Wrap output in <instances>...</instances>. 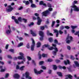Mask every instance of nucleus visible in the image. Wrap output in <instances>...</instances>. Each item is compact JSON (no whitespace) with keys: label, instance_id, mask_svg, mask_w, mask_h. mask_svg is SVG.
I'll use <instances>...</instances> for the list:
<instances>
[{"label":"nucleus","instance_id":"nucleus-1","mask_svg":"<svg viewBox=\"0 0 79 79\" xmlns=\"http://www.w3.org/2000/svg\"><path fill=\"white\" fill-rule=\"evenodd\" d=\"M48 50H54V51H52V53L54 55V56H56V54L57 52H58V49L56 47L54 48L53 47H51L50 48H48Z\"/></svg>","mask_w":79,"mask_h":79},{"label":"nucleus","instance_id":"nucleus-2","mask_svg":"<svg viewBox=\"0 0 79 79\" xmlns=\"http://www.w3.org/2000/svg\"><path fill=\"white\" fill-rule=\"evenodd\" d=\"M53 11V9L52 8H49L48 9V10L43 12V15L44 16H47L50 14V11Z\"/></svg>","mask_w":79,"mask_h":79},{"label":"nucleus","instance_id":"nucleus-3","mask_svg":"<svg viewBox=\"0 0 79 79\" xmlns=\"http://www.w3.org/2000/svg\"><path fill=\"white\" fill-rule=\"evenodd\" d=\"M77 3H78L77 1L75 0L73 3V6H71V8H74V11H79V8L77 7L75 5V4H77Z\"/></svg>","mask_w":79,"mask_h":79},{"label":"nucleus","instance_id":"nucleus-4","mask_svg":"<svg viewBox=\"0 0 79 79\" xmlns=\"http://www.w3.org/2000/svg\"><path fill=\"white\" fill-rule=\"evenodd\" d=\"M53 31L54 33H56V37H58L59 33L60 34V35H61V34H62L63 33V32L61 30H59L58 31L57 30L54 29L53 30Z\"/></svg>","mask_w":79,"mask_h":79},{"label":"nucleus","instance_id":"nucleus-5","mask_svg":"<svg viewBox=\"0 0 79 79\" xmlns=\"http://www.w3.org/2000/svg\"><path fill=\"white\" fill-rule=\"evenodd\" d=\"M19 55L21 56H18V58L19 60H23V61H26V58L24 56V54L22 52H20Z\"/></svg>","mask_w":79,"mask_h":79},{"label":"nucleus","instance_id":"nucleus-6","mask_svg":"<svg viewBox=\"0 0 79 79\" xmlns=\"http://www.w3.org/2000/svg\"><path fill=\"white\" fill-rule=\"evenodd\" d=\"M32 42V45H31V51H34V47H35V41H34V39H31Z\"/></svg>","mask_w":79,"mask_h":79},{"label":"nucleus","instance_id":"nucleus-7","mask_svg":"<svg viewBox=\"0 0 79 79\" xmlns=\"http://www.w3.org/2000/svg\"><path fill=\"white\" fill-rule=\"evenodd\" d=\"M34 71L35 73V74H41L42 73H43L44 72V71L42 70H40V71H38L36 69H34Z\"/></svg>","mask_w":79,"mask_h":79},{"label":"nucleus","instance_id":"nucleus-8","mask_svg":"<svg viewBox=\"0 0 79 79\" xmlns=\"http://www.w3.org/2000/svg\"><path fill=\"white\" fill-rule=\"evenodd\" d=\"M8 8L7 9L6 11L7 12H11V11H12V10H14V8L12 7L11 5H9L8 6Z\"/></svg>","mask_w":79,"mask_h":79},{"label":"nucleus","instance_id":"nucleus-9","mask_svg":"<svg viewBox=\"0 0 79 79\" xmlns=\"http://www.w3.org/2000/svg\"><path fill=\"white\" fill-rule=\"evenodd\" d=\"M37 19L38 20V21L37 23V24L38 25H40V24H41V22H42V20L40 19L39 16H38L37 17Z\"/></svg>","mask_w":79,"mask_h":79},{"label":"nucleus","instance_id":"nucleus-10","mask_svg":"<svg viewBox=\"0 0 79 79\" xmlns=\"http://www.w3.org/2000/svg\"><path fill=\"white\" fill-rule=\"evenodd\" d=\"M26 78H28V79H32V77L29 76V73L28 72H27L25 73Z\"/></svg>","mask_w":79,"mask_h":79},{"label":"nucleus","instance_id":"nucleus-11","mask_svg":"<svg viewBox=\"0 0 79 79\" xmlns=\"http://www.w3.org/2000/svg\"><path fill=\"white\" fill-rule=\"evenodd\" d=\"M39 5H43V6H45V7H47V4L44 3V1H40V2Z\"/></svg>","mask_w":79,"mask_h":79},{"label":"nucleus","instance_id":"nucleus-12","mask_svg":"<svg viewBox=\"0 0 79 79\" xmlns=\"http://www.w3.org/2000/svg\"><path fill=\"white\" fill-rule=\"evenodd\" d=\"M12 19H14L15 22L16 24H19V22L17 19H16V17L14 16H12L11 17Z\"/></svg>","mask_w":79,"mask_h":79},{"label":"nucleus","instance_id":"nucleus-13","mask_svg":"<svg viewBox=\"0 0 79 79\" xmlns=\"http://www.w3.org/2000/svg\"><path fill=\"white\" fill-rule=\"evenodd\" d=\"M20 77V76L17 73L15 74L14 75V77H15V78H16V79H19Z\"/></svg>","mask_w":79,"mask_h":79},{"label":"nucleus","instance_id":"nucleus-14","mask_svg":"<svg viewBox=\"0 0 79 79\" xmlns=\"http://www.w3.org/2000/svg\"><path fill=\"white\" fill-rule=\"evenodd\" d=\"M64 63L65 65H67L68 64H70V61H69V60H67V61L66 60H64Z\"/></svg>","mask_w":79,"mask_h":79},{"label":"nucleus","instance_id":"nucleus-15","mask_svg":"<svg viewBox=\"0 0 79 79\" xmlns=\"http://www.w3.org/2000/svg\"><path fill=\"white\" fill-rule=\"evenodd\" d=\"M54 43L55 44H57L58 45H61V43H58V41L57 40L55 39L54 40Z\"/></svg>","mask_w":79,"mask_h":79},{"label":"nucleus","instance_id":"nucleus-16","mask_svg":"<svg viewBox=\"0 0 79 79\" xmlns=\"http://www.w3.org/2000/svg\"><path fill=\"white\" fill-rule=\"evenodd\" d=\"M39 34L40 35V36L41 37H43L44 36V33L42 31H40L39 32Z\"/></svg>","mask_w":79,"mask_h":79},{"label":"nucleus","instance_id":"nucleus-17","mask_svg":"<svg viewBox=\"0 0 79 79\" xmlns=\"http://www.w3.org/2000/svg\"><path fill=\"white\" fill-rule=\"evenodd\" d=\"M56 73L59 76H60V77H63V75L61 72H57Z\"/></svg>","mask_w":79,"mask_h":79},{"label":"nucleus","instance_id":"nucleus-18","mask_svg":"<svg viewBox=\"0 0 79 79\" xmlns=\"http://www.w3.org/2000/svg\"><path fill=\"white\" fill-rule=\"evenodd\" d=\"M23 2V3H25L26 5H28L30 4L29 2L28 1H26V0H24Z\"/></svg>","mask_w":79,"mask_h":79},{"label":"nucleus","instance_id":"nucleus-19","mask_svg":"<svg viewBox=\"0 0 79 79\" xmlns=\"http://www.w3.org/2000/svg\"><path fill=\"white\" fill-rule=\"evenodd\" d=\"M65 77H68L69 79H72L73 76H71V75H65Z\"/></svg>","mask_w":79,"mask_h":79},{"label":"nucleus","instance_id":"nucleus-20","mask_svg":"<svg viewBox=\"0 0 79 79\" xmlns=\"http://www.w3.org/2000/svg\"><path fill=\"white\" fill-rule=\"evenodd\" d=\"M48 41L50 43H52L53 41V39L52 37H50L48 38Z\"/></svg>","mask_w":79,"mask_h":79},{"label":"nucleus","instance_id":"nucleus-21","mask_svg":"<svg viewBox=\"0 0 79 79\" xmlns=\"http://www.w3.org/2000/svg\"><path fill=\"white\" fill-rule=\"evenodd\" d=\"M31 34H32L33 36H35L36 35V34L34 33V32L32 31V30H31L30 31Z\"/></svg>","mask_w":79,"mask_h":79},{"label":"nucleus","instance_id":"nucleus-22","mask_svg":"<svg viewBox=\"0 0 79 79\" xmlns=\"http://www.w3.org/2000/svg\"><path fill=\"white\" fill-rule=\"evenodd\" d=\"M74 63L77 67H79V64L77 61H74Z\"/></svg>","mask_w":79,"mask_h":79},{"label":"nucleus","instance_id":"nucleus-23","mask_svg":"<svg viewBox=\"0 0 79 79\" xmlns=\"http://www.w3.org/2000/svg\"><path fill=\"white\" fill-rule=\"evenodd\" d=\"M11 32V30H7L6 31V34H7V35H8L9 34H10Z\"/></svg>","mask_w":79,"mask_h":79},{"label":"nucleus","instance_id":"nucleus-24","mask_svg":"<svg viewBox=\"0 0 79 79\" xmlns=\"http://www.w3.org/2000/svg\"><path fill=\"white\" fill-rule=\"evenodd\" d=\"M41 45V43L40 42H38V43H37L36 44V47L37 48H39V47H40Z\"/></svg>","mask_w":79,"mask_h":79},{"label":"nucleus","instance_id":"nucleus-25","mask_svg":"<svg viewBox=\"0 0 79 79\" xmlns=\"http://www.w3.org/2000/svg\"><path fill=\"white\" fill-rule=\"evenodd\" d=\"M47 34L48 35H50L51 36H53V34L50 33L49 31H48Z\"/></svg>","mask_w":79,"mask_h":79},{"label":"nucleus","instance_id":"nucleus-26","mask_svg":"<svg viewBox=\"0 0 79 79\" xmlns=\"http://www.w3.org/2000/svg\"><path fill=\"white\" fill-rule=\"evenodd\" d=\"M47 5L48 7L49 8H52V5L50 3H48L47 4Z\"/></svg>","mask_w":79,"mask_h":79},{"label":"nucleus","instance_id":"nucleus-27","mask_svg":"<svg viewBox=\"0 0 79 79\" xmlns=\"http://www.w3.org/2000/svg\"><path fill=\"white\" fill-rule=\"evenodd\" d=\"M53 68L54 70H56V69H57V66H56V65H53Z\"/></svg>","mask_w":79,"mask_h":79},{"label":"nucleus","instance_id":"nucleus-28","mask_svg":"<svg viewBox=\"0 0 79 79\" xmlns=\"http://www.w3.org/2000/svg\"><path fill=\"white\" fill-rule=\"evenodd\" d=\"M55 21H52L51 24V27H53L55 25Z\"/></svg>","mask_w":79,"mask_h":79},{"label":"nucleus","instance_id":"nucleus-29","mask_svg":"<svg viewBox=\"0 0 79 79\" xmlns=\"http://www.w3.org/2000/svg\"><path fill=\"white\" fill-rule=\"evenodd\" d=\"M25 67L24 66H22L19 68L20 70V71H23L24 70V68Z\"/></svg>","mask_w":79,"mask_h":79},{"label":"nucleus","instance_id":"nucleus-30","mask_svg":"<svg viewBox=\"0 0 79 79\" xmlns=\"http://www.w3.org/2000/svg\"><path fill=\"white\" fill-rule=\"evenodd\" d=\"M18 21H19L20 22H22V18H21V17H19L18 19Z\"/></svg>","mask_w":79,"mask_h":79},{"label":"nucleus","instance_id":"nucleus-31","mask_svg":"<svg viewBox=\"0 0 79 79\" xmlns=\"http://www.w3.org/2000/svg\"><path fill=\"white\" fill-rule=\"evenodd\" d=\"M31 8H36V6L34 4H32L31 5Z\"/></svg>","mask_w":79,"mask_h":79},{"label":"nucleus","instance_id":"nucleus-32","mask_svg":"<svg viewBox=\"0 0 79 79\" xmlns=\"http://www.w3.org/2000/svg\"><path fill=\"white\" fill-rule=\"evenodd\" d=\"M44 63V61H40L39 62V64L40 65H42Z\"/></svg>","mask_w":79,"mask_h":79},{"label":"nucleus","instance_id":"nucleus-33","mask_svg":"<svg viewBox=\"0 0 79 79\" xmlns=\"http://www.w3.org/2000/svg\"><path fill=\"white\" fill-rule=\"evenodd\" d=\"M42 57H43V58L47 57V55L43 53L42 54Z\"/></svg>","mask_w":79,"mask_h":79},{"label":"nucleus","instance_id":"nucleus-34","mask_svg":"<svg viewBox=\"0 0 79 79\" xmlns=\"http://www.w3.org/2000/svg\"><path fill=\"white\" fill-rule=\"evenodd\" d=\"M22 45H23V43H20V44H19L18 45V47H21V46H22Z\"/></svg>","mask_w":79,"mask_h":79},{"label":"nucleus","instance_id":"nucleus-35","mask_svg":"<svg viewBox=\"0 0 79 79\" xmlns=\"http://www.w3.org/2000/svg\"><path fill=\"white\" fill-rule=\"evenodd\" d=\"M9 52H12L13 53H14V49H10L9 50Z\"/></svg>","mask_w":79,"mask_h":79},{"label":"nucleus","instance_id":"nucleus-36","mask_svg":"<svg viewBox=\"0 0 79 79\" xmlns=\"http://www.w3.org/2000/svg\"><path fill=\"white\" fill-rule=\"evenodd\" d=\"M22 20H23V21H24V23H27V19H26L24 18L22 19Z\"/></svg>","mask_w":79,"mask_h":79},{"label":"nucleus","instance_id":"nucleus-37","mask_svg":"<svg viewBox=\"0 0 79 79\" xmlns=\"http://www.w3.org/2000/svg\"><path fill=\"white\" fill-rule=\"evenodd\" d=\"M71 27L73 29H76L77 27L76 26H71Z\"/></svg>","mask_w":79,"mask_h":79},{"label":"nucleus","instance_id":"nucleus-38","mask_svg":"<svg viewBox=\"0 0 79 79\" xmlns=\"http://www.w3.org/2000/svg\"><path fill=\"white\" fill-rule=\"evenodd\" d=\"M40 29L42 30H44L45 29V27L44 26H41Z\"/></svg>","mask_w":79,"mask_h":79},{"label":"nucleus","instance_id":"nucleus-39","mask_svg":"<svg viewBox=\"0 0 79 79\" xmlns=\"http://www.w3.org/2000/svg\"><path fill=\"white\" fill-rule=\"evenodd\" d=\"M38 56H39V58L40 59H41L42 58V55L40 54L39 53H38Z\"/></svg>","mask_w":79,"mask_h":79},{"label":"nucleus","instance_id":"nucleus-40","mask_svg":"<svg viewBox=\"0 0 79 79\" xmlns=\"http://www.w3.org/2000/svg\"><path fill=\"white\" fill-rule=\"evenodd\" d=\"M26 47L27 48H30V46L29 45V43H28L27 44Z\"/></svg>","mask_w":79,"mask_h":79},{"label":"nucleus","instance_id":"nucleus-41","mask_svg":"<svg viewBox=\"0 0 79 79\" xmlns=\"http://www.w3.org/2000/svg\"><path fill=\"white\" fill-rule=\"evenodd\" d=\"M53 61V60L51 59H48V62H52Z\"/></svg>","mask_w":79,"mask_h":79},{"label":"nucleus","instance_id":"nucleus-42","mask_svg":"<svg viewBox=\"0 0 79 79\" xmlns=\"http://www.w3.org/2000/svg\"><path fill=\"white\" fill-rule=\"evenodd\" d=\"M34 24V23L33 22H31L30 24H28L29 26H33Z\"/></svg>","mask_w":79,"mask_h":79},{"label":"nucleus","instance_id":"nucleus-43","mask_svg":"<svg viewBox=\"0 0 79 79\" xmlns=\"http://www.w3.org/2000/svg\"><path fill=\"white\" fill-rule=\"evenodd\" d=\"M74 34L75 35H78L79 34V31L76 32V33Z\"/></svg>","mask_w":79,"mask_h":79},{"label":"nucleus","instance_id":"nucleus-44","mask_svg":"<svg viewBox=\"0 0 79 79\" xmlns=\"http://www.w3.org/2000/svg\"><path fill=\"white\" fill-rule=\"evenodd\" d=\"M27 59H28V61H31V57L29 56H28L27 57Z\"/></svg>","mask_w":79,"mask_h":79},{"label":"nucleus","instance_id":"nucleus-45","mask_svg":"<svg viewBox=\"0 0 79 79\" xmlns=\"http://www.w3.org/2000/svg\"><path fill=\"white\" fill-rule=\"evenodd\" d=\"M8 76H9V73H7L6 74V75L5 76V77L6 78H7L8 77Z\"/></svg>","mask_w":79,"mask_h":79},{"label":"nucleus","instance_id":"nucleus-46","mask_svg":"<svg viewBox=\"0 0 79 79\" xmlns=\"http://www.w3.org/2000/svg\"><path fill=\"white\" fill-rule=\"evenodd\" d=\"M67 48L68 50H71V47H70L69 46H67Z\"/></svg>","mask_w":79,"mask_h":79},{"label":"nucleus","instance_id":"nucleus-47","mask_svg":"<svg viewBox=\"0 0 79 79\" xmlns=\"http://www.w3.org/2000/svg\"><path fill=\"white\" fill-rule=\"evenodd\" d=\"M32 62L33 64H34V65H35V66H36V64L35 63V61L34 60H32Z\"/></svg>","mask_w":79,"mask_h":79},{"label":"nucleus","instance_id":"nucleus-48","mask_svg":"<svg viewBox=\"0 0 79 79\" xmlns=\"http://www.w3.org/2000/svg\"><path fill=\"white\" fill-rule=\"evenodd\" d=\"M5 71V69H2L0 70V72L2 73L3 72H4Z\"/></svg>","mask_w":79,"mask_h":79},{"label":"nucleus","instance_id":"nucleus-49","mask_svg":"<svg viewBox=\"0 0 79 79\" xmlns=\"http://www.w3.org/2000/svg\"><path fill=\"white\" fill-rule=\"evenodd\" d=\"M55 61L57 63H60V60H56Z\"/></svg>","mask_w":79,"mask_h":79},{"label":"nucleus","instance_id":"nucleus-50","mask_svg":"<svg viewBox=\"0 0 79 79\" xmlns=\"http://www.w3.org/2000/svg\"><path fill=\"white\" fill-rule=\"evenodd\" d=\"M52 47H56V44H52Z\"/></svg>","mask_w":79,"mask_h":79},{"label":"nucleus","instance_id":"nucleus-51","mask_svg":"<svg viewBox=\"0 0 79 79\" xmlns=\"http://www.w3.org/2000/svg\"><path fill=\"white\" fill-rule=\"evenodd\" d=\"M70 42H71V40H67L66 42L67 44H69Z\"/></svg>","mask_w":79,"mask_h":79},{"label":"nucleus","instance_id":"nucleus-52","mask_svg":"<svg viewBox=\"0 0 79 79\" xmlns=\"http://www.w3.org/2000/svg\"><path fill=\"white\" fill-rule=\"evenodd\" d=\"M67 69H68V71L69 72H71V68H67Z\"/></svg>","mask_w":79,"mask_h":79},{"label":"nucleus","instance_id":"nucleus-53","mask_svg":"<svg viewBox=\"0 0 79 79\" xmlns=\"http://www.w3.org/2000/svg\"><path fill=\"white\" fill-rule=\"evenodd\" d=\"M44 36H41V37L40 38V40H41V41L43 40H44Z\"/></svg>","mask_w":79,"mask_h":79},{"label":"nucleus","instance_id":"nucleus-54","mask_svg":"<svg viewBox=\"0 0 79 79\" xmlns=\"http://www.w3.org/2000/svg\"><path fill=\"white\" fill-rule=\"evenodd\" d=\"M46 24H49V20H48V19H47V20L46 21Z\"/></svg>","mask_w":79,"mask_h":79},{"label":"nucleus","instance_id":"nucleus-55","mask_svg":"<svg viewBox=\"0 0 79 79\" xmlns=\"http://www.w3.org/2000/svg\"><path fill=\"white\" fill-rule=\"evenodd\" d=\"M41 68H42V69H46V67L44 66H42Z\"/></svg>","mask_w":79,"mask_h":79},{"label":"nucleus","instance_id":"nucleus-56","mask_svg":"<svg viewBox=\"0 0 79 79\" xmlns=\"http://www.w3.org/2000/svg\"><path fill=\"white\" fill-rule=\"evenodd\" d=\"M70 58L71 59H72L73 60H74V57L72 55L71 56Z\"/></svg>","mask_w":79,"mask_h":79},{"label":"nucleus","instance_id":"nucleus-57","mask_svg":"<svg viewBox=\"0 0 79 79\" xmlns=\"http://www.w3.org/2000/svg\"><path fill=\"white\" fill-rule=\"evenodd\" d=\"M64 27L67 29H69V27L68 26H65Z\"/></svg>","mask_w":79,"mask_h":79},{"label":"nucleus","instance_id":"nucleus-58","mask_svg":"<svg viewBox=\"0 0 79 79\" xmlns=\"http://www.w3.org/2000/svg\"><path fill=\"white\" fill-rule=\"evenodd\" d=\"M7 57L8 58H10V59H12V57H11L10 55H8Z\"/></svg>","mask_w":79,"mask_h":79},{"label":"nucleus","instance_id":"nucleus-59","mask_svg":"<svg viewBox=\"0 0 79 79\" xmlns=\"http://www.w3.org/2000/svg\"><path fill=\"white\" fill-rule=\"evenodd\" d=\"M9 46V45H8V44H6L5 47L6 49H7V48H8Z\"/></svg>","mask_w":79,"mask_h":79},{"label":"nucleus","instance_id":"nucleus-60","mask_svg":"<svg viewBox=\"0 0 79 79\" xmlns=\"http://www.w3.org/2000/svg\"><path fill=\"white\" fill-rule=\"evenodd\" d=\"M19 66L18 65H17L16 67V69H19Z\"/></svg>","mask_w":79,"mask_h":79},{"label":"nucleus","instance_id":"nucleus-61","mask_svg":"<svg viewBox=\"0 0 79 79\" xmlns=\"http://www.w3.org/2000/svg\"><path fill=\"white\" fill-rule=\"evenodd\" d=\"M48 74H52V70H48Z\"/></svg>","mask_w":79,"mask_h":79},{"label":"nucleus","instance_id":"nucleus-62","mask_svg":"<svg viewBox=\"0 0 79 79\" xmlns=\"http://www.w3.org/2000/svg\"><path fill=\"white\" fill-rule=\"evenodd\" d=\"M35 15L36 16H39V14H38L37 13H36L35 14Z\"/></svg>","mask_w":79,"mask_h":79},{"label":"nucleus","instance_id":"nucleus-63","mask_svg":"<svg viewBox=\"0 0 79 79\" xmlns=\"http://www.w3.org/2000/svg\"><path fill=\"white\" fill-rule=\"evenodd\" d=\"M45 47H50V46L48 44H44Z\"/></svg>","mask_w":79,"mask_h":79},{"label":"nucleus","instance_id":"nucleus-64","mask_svg":"<svg viewBox=\"0 0 79 79\" xmlns=\"http://www.w3.org/2000/svg\"><path fill=\"white\" fill-rule=\"evenodd\" d=\"M64 28V27L63 26H61L60 28V29H61V30H63V29Z\"/></svg>","mask_w":79,"mask_h":79}]
</instances>
